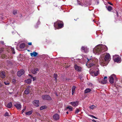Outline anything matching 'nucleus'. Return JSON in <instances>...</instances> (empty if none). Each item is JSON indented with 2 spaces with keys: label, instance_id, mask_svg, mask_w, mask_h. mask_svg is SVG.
Returning a JSON list of instances; mask_svg holds the SVG:
<instances>
[{
  "label": "nucleus",
  "instance_id": "8fccbe9b",
  "mask_svg": "<svg viewBox=\"0 0 122 122\" xmlns=\"http://www.w3.org/2000/svg\"><path fill=\"white\" fill-rule=\"evenodd\" d=\"M66 113L67 114H68V112H66Z\"/></svg>",
  "mask_w": 122,
  "mask_h": 122
},
{
  "label": "nucleus",
  "instance_id": "cd10ccee",
  "mask_svg": "<svg viewBox=\"0 0 122 122\" xmlns=\"http://www.w3.org/2000/svg\"><path fill=\"white\" fill-rule=\"evenodd\" d=\"M46 108H47L46 106H41V107L40 108V110H42L43 109H45Z\"/></svg>",
  "mask_w": 122,
  "mask_h": 122
},
{
  "label": "nucleus",
  "instance_id": "f3484780",
  "mask_svg": "<svg viewBox=\"0 0 122 122\" xmlns=\"http://www.w3.org/2000/svg\"><path fill=\"white\" fill-rule=\"evenodd\" d=\"M71 104L73 106H76L78 105V102H71Z\"/></svg>",
  "mask_w": 122,
  "mask_h": 122
},
{
  "label": "nucleus",
  "instance_id": "a19ab883",
  "mask_svg": "<svg viewBox=\"0 0 122 122\" xmlns=\"http://www.w3.org/2000/svg\"><path fill=\"white\" fill-rule=\"evenodd\" d=\"M28 44L29 45H32V43L31 42H28Z\"/></svg>",
  "mask_w": 122,
  "mask_h": 122
},
{
  "label": "nucleus",
  "instance_id": "473e14b6",
  "mask_svg": "<svg viewBox=\"0 0 122 122\" xmlns=\"http://www.w3.org/2000/svg\"><path fill=\"white\" fill-rule=\"evenodd\" d=\"M95 107V106L94 105H92L89 106V107L90 108L92 109H93Z\"/></svg>",
  "mask_w": 122,
  "mask_h": 122
},
{
  "label": "nucleus",
  "instance_id": "20e7f679",
  "mask_svg": "<svg viewBox=\"0 0 122 122\" xmlns=\"http://www.w3.org/2000/svg\"><path fill=\"white\" fill-rule=\"evenodd\" d=\"M99 72L98 70H97L96 71H92L90 72V74L93 76H97L99 74Z\"/></svg>",
  "mask_w": 122,
  "mask_h": 122
},
{
  "label": "nucleus",
  "instance_id": "a211bd4d",
  "mask_svg": "<svg viewBox=\"0 0 122 122\" xmlns=\"http://www.w3.org/2000/svg\"><path fill=\"white\" fill-rule=\"evenodd\" d=\"M120 59V58L119 57L115 58L114 59V61L116 62L120 63L121 62Z\"/></svg>",
  "mask_w": 122,
  "mask_h": 122
},
{
  "label": "nucleus",
  "instance_id": "f8f14e48",
  "mask_svg": "<svg viewBox=\"0 0 122 122\" xmlns=\"http://www.w3.org/2000/svg\"><path fill=\"white\" fill-rule=\"evenodd\" d=\"M53 118L56 120H58L59 119V115L57 114H54L53 116Z\"/></svg>",
  "mask_w": 122,
  "mask_h": 122
},
{
  "label": "nucleus",
  "instance_id": "c03bdc74",
  "mask_svg": "<svg viewBox=\"0 0 122 122\" xmlns=\"http://www.w3.org/2000/svg\"><path fill=\"white\" fill-rule=\"evenodd\" d=\"M116 15H117V16H118V13L117 11V12H116Z\"/></svg>",
  "mask_w": 122,
  "mask_h": 122
},
{
  "label": "nucleus",
  "instance_id": "ddd939ff",
  "mask_svg": "<svg viewBox=\"0 0 122 122\" xmlns=\"http://www.w3.org/2000/svg\"><path fill=\"white\" fill-rule=\"evenodd\" d=\"M31 56L32 57H36L38 55V53L35 51H33V53H30Z\"/></svg>",
  "mask_w": 122,
  "mask_h": 122
},
{
  "label": "nucleus",
  "instance_id": "4468645a",
  "mask_svg": "<svg viewBox=\"0 0 122 122\" xmlns=\"http://www.w3.org/2000/svg\"><path fill=\"white\" fill-rule=\"evenodd\" d=\"M14 106L16 107L18 109H20L21 107V105L19 103H17L15 104V105Z\"/></svg>",
  "mask_w": 122,
  "mask_h": 122
},
{
  "label": "nucleus",
  "instance_id": "1a4fd4ad",
  "mask_svg": "<svg viewBox=\"0 0 122 122\" xmlns=\"http://www.w3.org/2000/svg\"><path fill=\"white\" fill-rule=\"evenodd\" d=\"M39 100H34L33 102V103L34 105L36 107H37L39 106Z\"/></svg>",
  "mask_w": 122,
  "mask_h": 122
},
{
  "label": "nucleus",
  "instance_id": "2eb2a0df",
  "mask_svg": "<svg viewBox=\"0 0 122 122\" xmlns=\"http://www.w3.org/2000/svg\"><path fill=\"white\" fill-rule=\"evenodd\" d=\"M38 71V68H36L32 69L31 71L32 73L33 74H35L37 73V71Z\"/></svg>",
  "mask_w": 122,
  "mask_h": 122
},
{
  "label": "nucleus",
  "instance_id": "c9c22d12",
  "mask_svg": "<svg viewBox=\"0 0 122 122\" xmlns=\"http://www.w3.org/2000/svg\"><path fill=\"white\" fill-rule=\"evenodd\" d=\"M80 111V110H79V109H78V108H76V109L75 113H77Z\"/></svg>",
  "mask_w": 122,
  "mask_h": 122
},
{
  "label": "nucleus",
  "instance_id": "6ab92c4d",
  "mask_svg": "<svg viewBox=\"0 0 122 122\" xmlns=\"http://www.w3.org/2000/svg\"><path fill=\"white\" fill-rule=\"evenodd\" d=\"M30 89L28 88L24 91V93L26 94H28L29 93Z\"/></svg>",
  "mask_w": 122,
  "mask_h": 122
},
{
  "label": "nucleus",
  "instance_id": "9d476101",
  "mask_svg": "<svg viewBox=\"0 0 122 122\" xmlns=\"http://www.w3.org/2000/svg\"><path fill=\"white\" fill-rule=\"evenodd\" d=\"M0 76L2 78H4L5 77V71H1L0 73Z\"/></svg>",
  "mask_w": 122,
  "mask_h": 122
},
{
  "label": "nucleus",
  "instance_id": "7ed1b4c3",
  "mask_svg": "<svg viewBox=\"0 0 122 122\" xmlns=\"http://www.w3.org/2000/svg\"><path fill=\"white\" fill-rule=\"evenodd\" d=\"M110 56L109 54H107L105 55L104 58V60L105 62H106V64H107L109 63L110 60Z\"/></svg>",
  "mask_w": 122,
  "mask_h": 122
},
{
  "label": "nucleus",
  "instance_id": "393cba45",
  "mask_svg": "<svg viewBox=\"0 0 122 122\" xmlns=\"http://www.w3.org/2000/svg\"><path fill=\"white\" fill-rule=\"evenodd\" d=\"M87 59L88 61H90V62H92L93 63H94L95 62V60L94 59H88L87 58Z\"/></svg>",
  "mask_w": 122,
  "mask_h": 122
},
{
  "label": "nucleus",
  "instance_id": "c756f323",
  "mask_svg": "<svg viewBox=\"0 0 122 122\" xmlns=\"http://www.w3.org/2000/svg\"><path fill=\"white\" fill-rule=\"evenodd\" d=\"M13 14L14 15H15L17 14V10H13Z\"/></svg>",
  "mask_w": 122,
  "mask_h": 122
},
{
  "label": "nucleus",
  "instance_id": "bb28decb",
  "mask_svg": "<svg viewBox=\"0 0 122 122\" xmlns=\"http://www.w3.org/2000/svg\"><path fill=\"white\" fill-rule=\"evenodd\" d=\"M107 82V80L106 79H104L103 80L101 81V83L103 84H105Z\"/></svg>",
  "mask_w": 122,
  "mask_h": 122
},
{
  "label": "nucleus",
  "instance_id": "39448f33",
  "mask_svg": "<svg viewBox=\"0 0 122 122\" xmlns=\"http://www.w3.org/2000/svg\"><path fill=\"white\" fill-rule=\"evenodd\" d=\"M42 98L43 100H51V98L50 97L47 95H42Z\"/></svg>",
  "mask_w": 122,
  "mask_h": 122
},
{
  "label": "nucleus",
  "instance_id": "58836bf2",
  "mask_svg": "<svg viewBox=\"0 0 122 122\" xmlns=\"http://www.w3.org/2000/svg\"><path fill=\"white\" fill-rule=\"evenodd\" d=\"M89 116L91 117H93V118L95 119H97V118L96 117L93 116V115H89Z\"/></svg>",
  "mask_w": 122,
  "mask_h": 122
},
{
  "label": "nucleus",
  "instance_id": "7c9ffc66",
  "mask_svg": "<svg viewBox=\"0 0 122 122\" xmlns=\"http://www.w3.org/2000/svg\"><path fill=\"white\" fill-rule=\"evenodd\" d=\"M29 76H30L31 78H33V81L35 80L36 79V77H33L32 76H31V75L30 74L29 75Z\"/></svg>",
  "mask_w": 122,
  "mask_h": 122
},
{
  "label": "nucleus",
  "instance_id": "2f4dec72",
  "mask_svg": "<svg viewBox=\"0 0 122 122\" xmlns=\"http://www.w3.org/2000/svg\"><path fill=\"white\" fill-rule=\"evenodd\" d=\"M4 116L5 117L9 116L8 112H6L4 115Z\"/></svg>",
  "mask_w": 122,
  "mask_h": 122
},
{
  "label": "nucleus",
  "instance_id": "412c9836",
  "mask_svg": "<svg viewBox=\"0 0 122 122\" xmlns=\"http://www.w3.org/2000/svg\"><path fill=\"white\" fill-rule=\"evenodd\" d=\"M76 88V87L75 86H72V95H73V93H74L75 90Z\"/></svg>",
  "mask_w": 122,
  "mask_h": 122
},
{
  "label": "nucleus",
  "instance_id": "de8ad7c7",
  "mask_svg": "<svg viewBox=\"0 0 122 122\" xmlns=\"http://www.w3.org/2000/svg\"><path fill=\"white\" fill-rule=\"evenodd\" d=\"M100 61V62H102V63H103V62H102V61ZM103 63L104 64H105V62H104V61H103Z\"/></svg>",
  "mask_w": 122,
  "mask_h": 122
},
{
  "label": "nucleus",
  "instance_id": "a878e982",
  "mask_svg": "<svg viewBox=\"0 0 122 122\" xmlns=\"http://www.w3.org/2000/svg\"><path fill=\"white\" fill-rule=\"evenodd\" d=\"M107 9L109 11H111L112 9V7L110 6H108L107 8Z\"/></svg>",
  "mask_w": 122,
  "mask_h": 122
},
{
  "label": "nucleus",
  "instance_id": "72a5a7b5",
  "mask_svg": "<svg viewBox=\"0 0 122 122\" xmlns=\"http://www.w3.org/2000/svg\"><path fill=\"white\" fill-rule=\"evenodd\" d=\"M54 77L55 78V79L56 80L57 77V74L56 73H54Z\"/></svg>",
  "mask_w": 122,
  "mask_h": 122
},
{
  "label": "nucleus",
  "instance_id": "aec40b11",
  "mask_svg": "<svg viewBox=\"0 0 122 122\" xmlns=\"http://www.w3.org/2000/svg\"><path fill=\"white\" fill-rule=\"evenodd\" d=\"M91 91V90L89 88H87L85 90V93H86L90 92Z\"/></svg>",
  "mask_w": 122,
  "mask_h": 122
},
{
  "label": "nucleus",
  "instance_id": "423d86ee",
  "mask_svg": "<svg viewBox=\"0 0 122 122\" xmlns=\"http://www.w3.org/2000/svg\"><path fill=\"white\" fill-rule=\"evenodd\" d=\"M116 76L115 75H112L109 77V81L111 84L113 83L114 82V78Z\"/></svg>",
  "mask_w": 122,
  "mask_h": 122
},
{
  "label": "nucleus",
  "instance_id": "ea45409f",
  "mask_svg": "<svg viewBox=\"0 0 122 122\" xmlns=\"http://www.w3.org/2000/svg\"><path fill=\"white\" fill-rule=\"evenodd\" d=\"M4 83L5 85H8L9 84V83H6L5 82H4Z\"/></svg>",
  "mask_w": 122,
  "mask_h": 122
},
{
  "label": "nucleus",
  "instance_id": "f03ea898",
  "mask_svg": "<svg viewBox=\"0 0 122 122\" xmlns=\"http://www.w3.org/2000/svg\"><path fill=\"white\" fill-rule=\"evenodd\" d=\"M58 25L59 28H61L63 26V22L59 20H57L56 22L54 23V26L55 27Z\"/></svg>",
  "mask_w": 122,
  "mask_h": 122
},
{
  "label": "nucleus",
  "instance_id": "f704fd0d",
  "mask_svg": "<svg viewBox=\"0 0 122 122\" xmlns=\"http://www.w3.org/2000/svg\"><path fill=\"white\" fill-rule=\"evenodd\" d=\"M26 107H25L22 110V114L25 111V110H26Z\"/></svg>",
  "mask_w": 122,
  "mask_h": 122
},
{
  "label": "nucleus",
  "instance_id": "dca6fc26",
  "mask_svg": "<svg viewBox=\"0 0 122 122\" xmlns=\"http://www.w3.org/2000/svg\"><path fill=\"white\" fill-rule=\"evenodd\" d=\"M5 106L7 107L10 108L12 106V104L11 102L8 103L7 104L5 105Z\"/></svg>",
  "mask_w": 122,
  "mask_h": 122
},
{
  "label": "nucleus",
  "instance_id": "e433bc0d",
  "mask_svg": "<svg viewBox=\"0 0 122 122\" xmlns=\"http://www.w3.org/2000/svg\"><path fill=\"white\" fill-rule=\"evenodd\" d=\"M11 50L13 52V54H15V52L14 51V49L13 48H11Z\"/></svg>",
  "mask_w": 122,
  "mask_h": 122
},
{
  "label": "nucleus",
  "instance_id": "f257e3e1",
  "mask_svg": "<svg viewBox=\"0 0 122 122\" xmlns=\"http://www.w3.org/2000/svg\"><path fill=\"white\" fill-rule=\"evenodd\" d=\"M105 47L102 45H99L93 49V51L96 53L100 54L107 50L106 49H104Z\"/></svg>",
  "mask_w": 122,
  "mask_h": 122
},
{
  "label": "nucleus",
  "instance_id": "b1692460",
  "mask_svg": "<svg viewBox=\"0 0 122 122\" xmlns=\"http://www.w3.org/2000/svg\"><path fill=\"white\" fill-rule=\"evenodd\" d=\"M25 43H22L20 45V48H23L25 47Z\"/></svg>",
  "mask_w": 122,
  "mask_h": 122
},
{
  "label": "nucleus",
  "instance_id": "49530a36",
  "mask_svg": "<svg viewBox=\"0 0 122 122\" xmlns=\"http://www.w3.org/2000/svg\"><path fill=\"white\" fill-rule=\"evenodd\" d=\"M108 3L109 4H110V5H112V4L111 3L109 2Z\"/></svg>",
  "mask_w": 122,
  "mask_h": 122
},
{
  "label": "nucleus",
  "instance_id": "79ce46f5",
  "mask_svg": "<svg viewBox=\"0 0 122 122\" xmlns=\"http://www.w3.org/2000/svg\"><path fill=\"white\" fill-rule=\"evenodd\" d=\"M3 86V85L0 82V87H1Z\"/></svg>",
  "mask_w": 122,
  "mask_h": 122
},
{
  "label": "nucleus",
  "instance_id": "603ef678",
  "mask_svg": "<svg viewBox=\"0 0 122 122\" xmlns=\"http://www.w3.org/2000/svg\"><path fill=\"white\" fill-rule=\"evenodd\" d=\"M5 56L4 57V58H5Z\"/></svg>",
  "mask_w": 122,
  "mask_h": 122
},
{
  "label": "nucleus",
  "instance_id": "6e6552de",
  "mask_svg": "<svg viewBox=\"0 0 122 122\" xmlns=\"http://www.w3.org/2000/svg\"><path fill=\"white\" fill-rule=\"evenodd\" d=\"M24 73V70L22 69L17 72V75L19 76H20L21 75H23Z\"/></svg>",
  "mask_w": 122,
  "mask_h": 122
},
{
  "label": "nucleus",
  "instance_id": "c85d7f7f",
  "mask_svg": "<svg viewBox=\"0 0 122 122\" xmlns=\"http://www.w3.org/2000/svg\"><path fill=\"white\" fill-rule=\"evenodd\" d=\"M67 108L69 109L70 111H71L72 110V108L71 106H68L67 107Z\"/></svg>",
  "mask_w": 122,
  "mask_h": 122
},
{
  "label": "nucleus",
  "instance_id": "0eeeda50",
  "mask_svg": "<svg viewBox=\"0 0 122 122\" xmlns=\"http://www.w3.org/2000/svg\"><path fill=\"white\" fill-rule=\"evenodd\" d=\"M88 49L86 47L82 46L81 48V50L82 52L85 53H87L88 51Z\"/></svg>",
  "mask_w": 122,
  "mask_h": 122
},
{
  "label": "nucleus",
  "instance_id": "37998d69",
  "mask_svg": "<svg viewBox=\"0 0 122 122\" xmlns=\"http://www.w3.org/2000/svg\"><path fill=\"white\" fill-rule=\"evenodd\" d=\"M92 121L94 122H97L96 121V120L94 119L92 120Z\"/></svg>",
  "mask_w": 122,
  "mask_h": 122
},
{
  "label": "nucleus",
  "instance_id": "4c0bfd02",
  "mask_svg": "<svg viewBox=\"0 0 122 122\" xmlns=\"http://www.w3.org/2000/svg\"><path fill=\"white\" fill-rule=\"evenodd\" d=\"M3 51V49H1L0 50V55H1V54L2 53Z\"/></svg>",
  "mask_w": 122,
  "mask_h": 122
},
{
  "label": "nucleus",
  "instance_id": "3c124183",
  "mask_svg": "<svg viewBox=\"0 0 122 122\" xmlns=\"http://www.w3.org/2000/svg\"><path fill=\"white\" fill-rule=\"evenodd\" d=\"M68 79H66V80H68Z\"/></svg>",
  "mask_w": 122,
  "mask_h": 122
},
{
  "label": "nucleus",
  "instance_id": "5701e85b",
  "mask_svg": "<svg viewBox=\"0 0 122 122\" xmlns=\"http://www.w3.org/2000/svg\"><path fill=\"white\" fill-rule=\"evenodd\" d=\"M33 111H29L28 112H26L25 113V114L28 116L30 115L32 113Z\"/></svg>",
  "mask_w": 122,
  "mask_h": 122
},
{
  "label": "nucleus",
  "instance_id": "9b49d317",
  "mask_svg": "<svg viewBox=\"0 0 122 122\" xmlns=\"http://www.w3.org/2000/svg\"><path fill=\"white\" fill-rule=\"evenodd\" d=\"M74 67L75 69L78 71H79L81 70V67L79 66H78L76 65H74Z\"/></svg>",
  "mask_w": 122,
  "mask_h": 122
},
{
  "label": "nucleus",
  "instance_id": "09e8293b",
  "mask_svg": "<svg viewBox=\"0 0 122 122\" xmlns=\"http://www.w3.org/2000/svg\"><path fill=\"white\" fill-rule=\"evenodd\" d=\"M1 43L2 44H3L4 43V42L2 41L1 42Z\"/></svg>",
  "mask_w": 122,
  "mask_h": 122
},
{
  "label": "nucleus",
  "instance_id": "a18cd8bd",
  "mask_svg": "<svg viewBox=\"0 0 122 122\" xmlns=\"http://www.w3.org/2000/svg\"><path fill=\"white\" fill-rule=\"evenodd\" d=\"M107 76H105L104 78V79H107Z\"/></svg>",
  "mask_w": 122,
  "mask_h": 122
},
{
  "label": "nucleus",
  "instance_id": "4be33fe9",
  "mask_svg": "<svg viewBox=\"0 0 122 122\" xmlns=\"http://www.w3.org/2000/svg\"><path fill=\"white\" fill-rule=\"evenodd\" d=\"M25 81L26 83L28 84H29L31 83V80L29 79L25 80Z\"/></svg>",
  "mask_w": 122,
  "mask_h": 122
}]
</instances>
